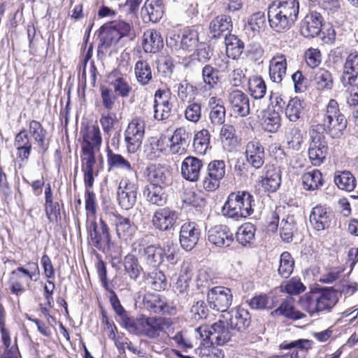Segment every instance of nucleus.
Wrapping results in <instances>:
<instances>
[{
    "instance_id": "f257e3e1",
    "label": "nucleus",
    "mask_w": 358,
    "mask_h": 358,
    "mask_svg": "<svg viewBox=\"0 0 358 358\" xmlns=\"http://www.w3.org/2000/svg\"><path fill=\"white\" fill-rule=\"evenodd\" d=\"M276 1V4L268 7L267 18L274 31L283 33L289 30L296 21L299 4L297 0Z\"/></svg>"
},
{
    "instance_id": "f03ea898",
    "label": "nucleus",
    "mask_w": 358,
    "mask_h": 358,
    "mask_svg": "<svg viewBox=\"0 0 358 358\" xmlns=\"http://www.w3.org/2000/svg\"><path fill=\"white\" fill-rule=\"evenodd\" d=\"M170 319L162 317H148L141 315L132 317L125 329L138 336L159 341L166 334V329L171 326Z\"/></svg>"
},
{
    "instance_id": "7ed1b4c3",
    "label": "nucleus",
    "mask_w": 358,
    "mask_h": 358,
    "mask_svg": "<svg viewBox=\"0 0 358 358\" xmlns=\"http://www.w3.org/2000/svg\"><path fill=\"white\" fill-rule=\"evenodd\" d=\"M337 302V292L325 289L307 294L303 303L307 311L314 315L322 312H329Z\"/></svg>"
},
{
    "instance_id": "20e7f679",
    "label": "nucleus",
    "mask_w": 358,
    "mask_h": 358,
    "mask_svg": "<svg viewBox=\"0 0 358 358\" xmlns=\"http://www.w3.org/2000/svg\"><path fill=\"white\" fill-rule=\"evenodd\" d=\"M95 220H87L89 241L97 250L106 252L111 242L110 229L102 218L99 219V222Z\"/></svg>"
},
{
    "instance_id": "39448f33",
    "label": "nucleus",
    "mask_w": 358,
    "mask_h": 358,
    "mask_svg": "<svg viewBox=\"0 0 358 358\" xmlns=\"http://www.w3.org/2000/svg\"><path fill=\"white\" fill-rule=\"evenodd\" d=\"M327 127V133L332 138H338L343 134V131L347 127V120L338 108V104L335 99H331L326 108L322 120Z\"/></svg>"
},
{
    "instance_id": "423d86ee",
    "label": "nucleus",
    "mask_w": 358,
    "mask_h": 358,
    "mask_svg": "<svg viewBox=\"0 0 358 358\" xmlns=\"http://www.w3.org/2000/svg\"><path fill=\"white\" fill-rule=\"evenodd\" d=\"M40 271L38 263L28 262L25 266H19L13 270L10 278V289L13 294L18 295L24 291L23 286L19 280L22 279L29 287L31 281H36L39 277Z\"/></svg>"
},
{
    "instance_id": "0eeeda50",
    "label": "nucleus",
    "mask_w": 358,
    "mask_h": 358,
    "mask_svg": "<svg viewBox=\"0 0 358 358\" xmlns=\"http://www.w3.org/2000/svg\"><path fill=\"white\" fill-rule=\"evenodd\" d=\"M136 178L124 176L120 181L117 191V199L119 206L124 210L131 209L137 200L138 189Z\"/></svg>"
},
{
    "instance_id": "6e6552de",
    "label": "nucleus",
    "mask_w": 358,
    "mask_h": 358,
    "mask_svg": "<svg viewBox=\"0 0 358 358\" xmlns=\"http://www.w3.org/2000/svg\"><path fill=\"white\" fill-rule=\"evenodd\" d=\"M145 121L136 117L129 123L124 131V142L129 153H135L141 147L145 135Z\"/></svg>"
},
{
    "instance_id": "1a4fd4ad",
    "label": "nucleus",
    "mask_w": 358,
    "mask_h": 358,
    "mask_svg": "<svg viewBox=\"0 0 358 358\" xmlns=\"http://www.w3.org/2000/svg\"><path fill=\"white\" fill-rule=\"evenodd\" d=\"M232 299L231 289L222 286L214 287L207 293V301L210 307L222 313L228 312L227 310L231 304Z\"/></svg>"
},
{
    "instance_id": "9d476101",
    "label": "nucleus",
    "mask_w": 358,
    "mask_h": 358,
    "mask_svg": "<svg viewBox=\"0 0 358 358\" xmlns=\"http://www.w3.org/2000/svg\"><path fill=\"white\" fill-rule=\"evenodd\" d=\"M227 101L230 110L237 116L245 117L252 112L249 97L240 90H229Z\"/></svg>"
},
{
    "instance_id": "9b49d317",
    "label": "nucleus",
    "mask_w": 358,
    "mask_h": 358,
    "mask_svg": "<svg viewBox=\"0 0 358 358\" xmlns=\"http://www.w3.org/2000/svg\"><path fill=\"white\" fill-rule=\"evenodd\" d=\"M225 162L223 160H214L208 164L207 174L202 182L206 190L211 192L219 187L220 180L225 176Z\"/></svg>"
},
{
    "instance_id": "f8f14e48",
    "label": "nucleus",
    "mask_w": 358,
    "mask_h": 358,
    "mask_svg": "<svg viewBox=\"0 0 358 358\" xmlns=\"http://www.w3.org/2000/svg\"><path fill=\"white\" fill-rule=\"evenodd\" d=\"M83 143V154H94L99 152L102 143L99 127L97 124L86 126L81 130Z\"/></svg>"
},
{
    "instance_id": "ddd939ff",
    "label": "nucleus",
    "mask_w": 358,
    "mask_h": 358,
    "mask_svg": "<svg viewBox=\"0 0 358 358\" xmlns=\"http://www.w3.org/2000/svg\"><path fill=\"white\" fill-rule=\"evenodd\" d=\"M221 317L225 320L231 329L237 331H243L248 328L250 324V315L248 310L238 307L231 310L230 312L224 313L221 315Z\"/></svg>"
},
{
    "instance_id": "4468645a",
    "label": "nucleus",
    "mask_w": 358,
    "mask_h": 358,
    "mask_svg": "<svg viewBox=\"0 0 358 358\" xmlns=\"http://www.w3.org/2000/svg\"><path fill=\"white\" fill-rule=\"evenodd\" d=\"M178 219V213L170 208H158L153 213L151 222L153 227L162 231L173 229Z\"/></svg>"
},
{
    "instance_id": "2eb2a0df",
    "label": "nucleus",
    "mask_w": 358,
    "mask_h": 358,
    "mask_svg": "<svg viewBox=\"0 0 358 358\" xmlns=\"http://www.w3.org/2000/svg\"><path fill=\"white\" fill-rule=\"evenodd\" d=\"M169 90L159 89L155 92L153 104L154 118L155 120H164L170 117L173 108Z\"/></svg>"
},
{
    "instance_id": "dca6fc26",
    "label": "nucleus",
    "mask_w": 358,
    "mask_h": 358,
    "mask_svg": "<svg viewBox=\"0 0 358 358\" xmlns=\"http://www.w3.org/2000/svg\"><path fill=\"white\" fill-rule=\"evenodd\" d=\"M201 236V229L194 222H187L182 224L180 230L179 241L181 247L192 250L197 244Z\"/></svg>"
},
{
    "instance_id": "f3484780",
    "label": "nucleus",
    "mask_w": 358,
    "mask_h": 358,
    "mask_svg": "<svg viewBox=\"0 0 358 358\" xmlns=\"http://www.w3.org/2000/svg\"><path fill=\"white\" fill-rule=\"evenodd\" d=\"M107 81L115 94L122 98L128 97L132 91L128 76L122 73L119 69L110 72L108 75Z\"/></svg>"
},
{
    "instance_id": "a211bd4d",
    "label": "nucleus",
    "mask_w": 358,
    "mask_h": 358,
    "mask_svg": "<svg viewBox=\"0 0 358 358\" xmlns=\"http://www.w3.org/2000/svg\"><path fill=\"white\" fill-rule=\"evenodd\" d=\"M102 32V40L103 43L110 45L113 43H117L122 37L127 36L131 29L130 23L123 21H113L110 22L108 31H106L107 28L103 27Z\"/></svg>"
},
{
    "instance_id": "6ab92c4d",
    "label": "nucleus",
    "mask_w": 358,
    "mask_h": 358,
    "mask_svg": "<svg viewBox=\"0 0 358 358\" xmlns=\"http://www.w3.org/2000/svg\"><path fill=\"white\" fill-rule=\"evenodd\" d=\"M322 16L317 12L307 15L301 22L300 32L305 38H314L322 31Z\"/></svg>"
},
{
    "instance_id": "aec40b11",
    "label": "nucleus",
    "mask_w": 358,
    "mask_h": 358,
    "mask_svg": "<svg viewBox=\"0 0 358 358\" xmlns=\"http://www.w3.org/2000/svg\"><path fill=\"white\" fill-rule=\"evenodd\" d=\"M245 156L247 162L252 167L259 169L264 164V148L258 141H250L245 145Z\"/></svg>"
},
{
    "instance_id": "412c9836",
    "label": "nucleus",
    "mask_w": 358,
    "mask_h": 358,
    "mask_svg": "<svg viewBox=\"0 0 358 358\" xmlns=\"http://www.w3.org/2000/svg\"><path fill=\"white\" fill-rule=\"evenodd\" d=\"M132 250L137 252L144 262L149 266L155 268L159 266L163 260L162 250L155 245L148 246H138L134 244Z\"/></svg>"
},
{
    "instance_id": "4be33fe9",
    "label": "nucleus",
    "mask_w": 358,
    "mask_h": 358,
    "mask_svg": "<svg viewBox=\"0 0 358 358\" xmlns=\"http://www.w3.org/2000/svg\"><path fill=\"white\" fill-rule=\"evenodd\" d=\"M208 241L217 247H228L234 241L233 234L226 225L220 224L211 227L208 231Z\"/></svg>"
},
{
    "instance_id": "5701e85b",
    "label": "nucleus",
    "mask_w": 358,
    "mask_h": 358,
    "mask_svg": "<svg viewBox=\"0 0 358 358\" xmlns=\"http://www.w3.org/2000/svg\"><path fill=\"white\" fill-rule=\"evenodd\" d=\"M107 162L110 169H118L127 173L125 176L129 178H137V172L134 164L120 154L115 153L109 147L107 148Z\"/></svg>"
},
{
    "instance_id": "b1692460",
    "label": "nucleus",
    "mask_w": 358,
    "mask_h": 358,
    "mask_svg": "<svg viewBox=\"0 0 358 358\" xmlns=\"http://www.w3.org/2000/svg\"><path fill=\"white\" fill-rule=\"evenodd\" d=\"M113 222L117 237L125 241L131 240L137 229L134 222L129 217H124L119 213H113Z\"/></svg>"
},
{
    "instance_id": "393cba45",
    "label": "nucleus",
    "mask_w": 358,
    "mask_h": 358,
    "mask_svg": "<svg viewBox=\"0 0 358 358\" xmlns=\"http://www.w3.org/2000/svg\"><path fill=\"white\" fill-rule=\"evenodd\" d=\"M203 166V161L196 157L189 156L185 158L180 166L183 178L190 182H196Z\"/></svg>"
},
{
    "instance_id": "a878e982",
    "label": "nucleus",
    "mask_w": 358,
    "mask_h": 358,
    "mask_svg": "<svg viewBox=\"0 0 358 358\" xmlns=\"http://www.w3.org/2000/svg\"><path fill=\"white\" fill-rule=\"evenodd\" d=\"M14 146L16 149L17 157L20 161H27L32 149V143L27 130L22 129L15 135Z\"/></svg>"
},
{
    "instance_id": "bb28decb",
    "label": "nucleus",
    "mask_w": 358,
    "mask_h": 358,
    "mask_svg": "<svg viewBox=\"0 0 358 358\" xmlns=\"http://www.w3.org/2000/svg\"><path fill=\"white\" fill-rule=\"evenodd\" d=\"M358 77V53L350 54L344 64L341 82L345 87L352 85Z\"/></svg>"
},
{
    "instance_id": "cd10ccee",
    "label": "nucleus",
    "mask_w": 358,
    "mask_h": 358,
    "mask_svg": "<svg viewBox=\"0 0 358 358\" xmlns=\"http://www.w3.org/2000/svg\"><path fill=\"white\" fill-rule=\"evenodd\" d=\"M313 341L308 339H298L280 345L282 350H292L289 353L290 358H307L308 350L312 348Z\"/></svg>"
},
{
    "instance_id": "c85d7f7f",
    "label": "nucleus",
    "mask_w": 358,
    "mask_h": 358,
    "mask_svg": "<svg viewBox=\"0 0 358 358\" xmlns=\"http://www.w3.org/2000/svg\"><path fill=\"white\" fill-rule=\"evenodd\" d=\"M287 59L284 55H276L269 62V76L275 83H280L286 76Z\"/></svg>"
},
{
    "instance_id": "c756f323",
    "label": "nucleus",
    "mask_w": 358,
    "mask_h": 358,
    "mask_svg": "<svg viewBox=\"0 0 358 358\" xmlns=\"http://www.w3.org/2000/svg\"><path fill=\"white\" fill-rule=\"evenodd\" d=\"M145 308L157 314H171L172 308L159 294H146L143 299Z\"/></svg>"
},
{
    "instance_id": "7c9ffc66",
    "label": "nucleus",
    "mask_w": 358,
    "mask_h": 358,
    "mask_svg": "<svg viewBox=\"0 0 358 358\" xmlns=\"http://www.w3.org/2000/svg\"><path fill=\"white\" fill-rule=\"evenodd\" d=\"M143 48L145 52L156 53L164 46L163 38L156 29H148L143 34Z\"/></svg>"
},
{
    "instance_id": "2f4dec72",
    "label": "nucleus",
    "mask_w": 358,
    "mask_h": 358,
    "mask_svg": "<svg viewBox=\"0 0 358 358\" xmlns=\"http://www.w3.org/2000/svg\"><path fill=\"white\" fill-rule=\"evenodd\" d=\"M232 28L230 16L220 15L213 19L209 24V31L213 38H220L225 32H229Z\"/></svg>"
},
{
    "instance_id": "473e14b6",
    "label": "nucleus",
    "mask_w": 358,
    "mask_h": 358,
    "mask_svg": "<svg viewBox=\"0 0 358 358\" xmlns=\"http://www.w3.org/2000/svg\"><path fill=\"white\" fill-rule=\"evenodd\" d=\"M166 186H146L143 194L146 200L151 204L157 206H164L168 200V195L165 190Z\"/></svg>"
},
{
    "instance_id": "72a5a7b5",
    "label": "nucleus",
    "mask_w": 358,
    "mask_h": 358,
    "mask_svg": "<svg viewBox=\"0 0 358 358\" xmlns=\"http://www.w3.org/2000/svg\"><path fill=\"white\" fill-rule=\"evenodd\" d=\"M123 266L125 274L131 280L137 281L143 273V268L134 254L129 253L124 257Z\"/></svg>"
},
{
    "instance_id": "f704fd0d",
    "label": "nucleus",
    "mask_w": 358,
    "mask_h": 358,
    "mask_svg": "<svg viewBox=\"0 0 358 358\" xmlns=\"http://www.w3.org/2000/svg\"><path fill=\"white\" fill-rule=\"evenodd\" d=\"M310 222L317 231H322L327 228L330 220L326 208L320 205L314 207L310 215Z\"/></svg>"
},
{
    "instance_id": "c9c22d12",
    "label": "nucleus",
    "mask_w": 358,
    "mask_h": 358,
    "mask_svg": "<svg viewBox=\"0 0 358 358\" xmlns=\"http://www.w3.org/2000/svg\"><path fill=\"white\" fill-rule=\"evenodd\" d=\"M145 20L158 22L163 15V6L159 0H146L141 10Z\"/></svg>"
},
{
    "instance_id": "e433bc0d",
    "label": "nucleus",
    "mask_w": 358,
    "mask_h": 358,
    "mask_svg": "<svg viewBox=\"0 0 358 358\" xmlns=\"http://www.w3.org/2000/svg\"><path fill=\"white\" fill-rule=\"evenodd\" d=\"M225 320L221 317L219 320L211 325L212 344L222 345L229 341L231 337V330L225 327Z\"/></svg>"
},
{
    "instance_id": "4c0bfd02",
    "label": "nucleus",
    "mask_w": 358,
    "mask_h": 358,
    "mask_svg": "<svg viewBox=\"0 0 358 358\" xmlns=\"http://www.w3.org/2000/svg\"><path fill=\"white\" fill-rule=\"evenodd\" d=\"M28 134L34 138L43 152L48 150V144L46 143L48 132L38 121L31 120L29 122Z\"/></svg>"
},
{
    "instance_id": "58836bf2",
    "label": "nucleus",
    "mask_w": 358,
    "mask_h": 358,
    "mask_svg": "<svg viewBox=\"0 0 358 358\" xmlns=\"http://www.w3.org/2000/svg\"><path fill=\"white\" fill-rule=\"evenodd\" d=\"M265 177L262 180L263 187L271 192H275L281 183V173L278 168L273 165L266 166Z\"/></svg>"
},
{
    "instance_id": "ea45409f",
    "label": "nucleus",
    "mask_w": 358,
    "mask_h": 358,
    "mask_svg": "<svg viewBox=\"0 0 358 358\" xmlns=\"http://www.w3.org/2000/svg\"><path fill=\"white\" fill-rule=\"evenodd\" d=\"M82 162V171L84 173L85 186L87 188H91L94 181L95 155L83 154Z\"/></svg>"
},
{
    "instance_id": "a19ab883",
    "label": "nucleus",
    "mask_w": 358,
    "mask_h": 358,
    "mask_svg": "<svg viewBox=\"0 0 358 358\" xmlns=\"http://www.w3.org/2000/svg\"><path fill=\"white\" fill-rule=\"evenodd\" d=\"M224 42L227 57L238 59L243 52L245 48L244 43L233 34H226Z\"/></svg>"
},
{
    "instance_id": "79ce46f5",
    "label": "nucleus",
    "mask_w": 358,
    "mask_h": 358,
    "mask_svg": "<svg viewBox=\"0 0 358 358\" xmlns=\"http://www.w3.org/2000/svg\"><path fill=\"white\" fill-rule=\"evenodd\" d=\"M235 198H237V196H235L234 193H231L229 195L227 201L222 208V215L234 220H239L241 218L247 217L241 210V208L237 206L238 203Z\"/></svg>"
},
{
    "instance_id": "37998d69",
    "label": "nucleus",
    "mask_w": 358,
    "mask_h": 358,
    "mask_svg": "<svg viewBox=\"0 0 358 358\" xmlns=\"http://www.w3.org/2000/svg\"><path fill=\"white\" fill-rule=\"evenodd\" d=\"M328 146L327 142L310 143L308 157L312 164L320 166L325 159Z\"/></svg>"
},
{
    "instance_id": "c03bdc74",
    "label": "nucleus",
    "mask_w": 358,
    "mask_h": 358,
    "mask_svg": "<svg viewBox=\"0 0 358 358\" xmlns=\"http://www.w3.org/2000/svg\"><path fill=\"white\" fill-rule=\"evenodd\" d=\"M304 102L294 97L289 101L285 108V115L289 121L295 122L304 114Z\"/></svg>"
},
{
    "instance_id": "a18cd8bd",
    "label": "nucleus",
    "mask_w": 358,
    "mask_h": 358,
    "mask_svg": "<svg viewBox=\"0 0 358 358\" xmlns=\"http://www.w3.org/2000/svg\"><path fill=\"white\" fill-rule=\"evenodd\" d=\"M301 179L303 187L306 190H315L323 185L322 173L317 169L305 173Z\"/></svg>"
},
{
    "instance_id": "49530a36",
    "label": "nucleus",
    "mask_w": 358,
    "mask_h": 358,
    "mask_svg": "<svg viewBox=\"0 0 358 358\" xmlns=\"http://www.w3.org/2000/svg\"><path fill=\"white\" fill-rule=\"evenodd\" d=\"M134 71L136 80L141 85H147L152 79L150 66L145 61H138L135 64Z\"/></svg>"
},
{
    "instance_id": "de8ad7c7",
    "label": "nucleus",
    "mask_w": 358,
    "mask_h": 358,
    "mask_svg": "<svg viewBox=\"0 0 358 358\" xmlns=\"http://www.w3.org/2000/svg\"><path fill=\"white\" fill-rule=\"evenodd\" d=\"M218 73L219 70L210 64H206L203 67L201 76L206 89L212 90L217 87L220 79Z\"/></svg>"
},
{
    "instance_id": "09e8293b",
    "label": "nucleus",
    "mask_w": 358,
    "mask_h": 358,
    "mask_svg": "<svg viewBox=\"0 0 358 358\" xmlns=\"http://www.w3.org/2000/svg\"><path fill=\"white\" fill-rule=\"evenodd\" d=\"M314 80L316 87L319 90H330L334 86L331 73L324 69H319L316 71Z\"/></svg>"
},
{
    "instance_id": "8fccbe9b",
    "label": "nucleus",
    "mask_w": 358,
    "mask_h": 358,
    "mask_svg": "<svg viewBox=\"0 0 358 358\" xmlns=\"http://www.w3.org/2000/svg\"><path fill=\"white\" fill-rule=\"evenodd\" d=\"M280 235L284 241L287 243L292 241L294 232L296 231V223L293 215L283 217L279 227Z\"/></svg>"
},
{
    "instance_id": "3c124183",
    "label": "nucleus",
    "mask_w": 358,
    "mask_h": 358,
    "mask_svg": "<svg viewBox=\"0 0 358 358\" xmlns=\"http://www.w3.org/2000/svg\"><path fill=\"white\" fill-rule=\"evenodd\" d=\"M147 171L148 179L150 181V185L148 186L167 185V177L163 169L151 165L148 167Z\"/></svg>"
},
{
    "instance_id": "603ef678",
    "label": "nucleus",
    "mask_w": 358,
    "mask_h": 358,
    "mask_svg": "<svg viewBox=\"0 0 358 358\" xmlns=\"http://www.w3.org/2000/svg\"><path fill=\"white\" fill-rule=\"evenodd\" d=\"M334 182L341 189L347 192L354 190L356 187V180L349 171L341 172L334 176Z\"/></svg>"
},
{
    "instance_id": "864d4df0",
    "label": "nucleus",
    "mask_w": 358,
    "mask_h": 358,
    "mask_svg": "<svg viewBox=\"0 0 358 358\" xmlns=\"http://www.w3.org/2000/svg\"><path fill=\"white\" fill-rule=\"evenodd\" d=\"M210 135L207 129H202L198 131L194 138L193 146L196 153L200 155L206 154L210 145Z\"/></svg>"
},
{
    "instance_id": "5fc2aeb1",
    "label": "nucleus",
    "mask_w": 358,
    "mask_h": 358,
    "mask_svg": "<svg viewBox=\"0 0 358 358\" xmlns=\"http://www.w3.org/2000/svg\"><path fill=\"white\" fill-rule=\"evenodd\" d=\"M248 90L255 99H262L266 92L264 80L259 76H252L248 80Z\"/></svg>"
},
{
    "instance_id": "6e6d98bb",
    "label": "nucleus",
    "mask_w": 358,
    "mask_h": 358,
    "mask_svg": "<svg viewBox=\"0 0 358 358\" xmlns=\"http://www.w3.org/2000/svg\"><path fill=\"white\" fill-rule=\"evenodd\" d=\"M255 227L250 222H247L238 227L236 233L237 241L243 245L251 243L255 238Z\"/></svg>"
},
{
    "instance_id": "4d7b16f0",
    "label": "nucleus",
    "mask_w": 358,
    "mask_h": 358,
    "mask_svg": "<svg viewBox=\"0 0 358 358\" xmlns=\"http://www.w3.org/2000/svg\"><path fill=\"white\" fill-rule=\"evenodd\" d=\"M285 138L289 148L297 150L303 142V133L299 127L291 125L287 128Z\"/></svg>"
},
{
    "instance_id": "13d9d810",
    "label": "nucleus",
    "mask_w": 358,
    "mask_h": 358,
    "mask_svg": "<svg viewBox=\"0 0 358 358\" xmlns=\"http://www.w3.org/2000/svg\"><path fill=\"white\" fill-rule=\"evenodd\" d=\"M262 127L264 130L274 133L278 131L280 126V116L278 112L275 110L267 111L264 115Z\"/></svg>"
},
{
    "instance_id": "bf43d9fd",
    "label": "nucleus",
    "mask_w": 358,
    "mask_h": 358,
    "mask_svg": "<svg viewBox=\"0 0 358 358\" xmlns=\"http://www.w3.org/2000/svg\"><path fill=\"white\" fill-rule=\"evenodd\" d=\"M272 313H275L276 315L284 316L290 320H299L304 317V314L296 310L291 302L284 301L280 306L275 310Z\"/></svg>"
},
{
    "instance_id": "052dcab7",
    "label": "nucleus",
    "mask_w": 358,
    "mask_h": 358,
    "mask_svg": "<svg viewBox=\"0 0 358 358\" xmlns=\"http://www.w3.org/2000/svg\"><path fill=\"white\" fill-rule=\"evenodd\" d=\"M294 261L291 254L283 252L280 257V265L278 268L279 275L284 278H287L293 272Z\"/></svg>"
},
{
    "instance_id": "680f3d73",
    "label": "nucleus",
    "mask_w": 358,
    "mask_h": 358,
    "mask_svg": "<svg viewBox=\"0 0 358 358\" xmlns=\"http://www.w3.org/2000/svg\"><path fill=\"white\" fill-rule=\"evenodd\" d=\"M238 201V208H241V210L247 216H250L253 213L252 208V203L254 201L253 196L248 192L242 191L238 192H234Z\"/></svg>"
},
{
    "instance_id": "e2e57ef3",
    "label": "nucleus",
    "mask_w": 358,
    "mask_h": 358,
    "mask_svg": "<svg viewBox=\"0 0 358 358\" xmlns=\"http://www.w3.org/2000/svg\"><path fill=\"white\" fill-rule=\"evenodd\" d=\"M199 41L198 32L194 29H185L180 41L181 48L187 51H192L196 47Z\"/></svg>"
},
{
    "instance_id": "0e129e2a",
    "label": "nucleus",
    "mask_w": 358,
    "mask_h": 358,
    "mask_svg": "<svg viewBox=\"0 0 358 358\" xmlns=\"http://www.w3.org/2000/svg\"><path fill=\"white\" fill-rule=\"evenodd\" d=\"M109 300L114 311L117 315L120 317L122 323L124 328H126L132 319V317L129 316L127 312L121 305V303L115 292H111V295L109 296Z\"/></svg>"
},
{
    "instance_id": "69168bd1",
    "label": "nucleus",
    "mask_w": 358,
    "mask_h": 358,
    "mask_svg": "<svg viewBox=\"0 0 358 358\" xmlns=\"http://www.w3.org/2000/svg\"><path fill=\"white\" fill-rule=\"evenodd\" d=\"M195 88L187 83L183 81L178 85V97L181 102L189 103L194 99Z\"/></svg>"
},
{
    "instance_id": "338daca9",
    "label": "nucleus",
    "mask_w": 358,
    "mask_h": 358,
    "mask_svg": "<svg viewBox=\"0 0 358 358\" xmlns=\"http://www.w3.org/2000/svg\"><path fill=\"white\" fill-rule=\"evenodd\" d=\"M184 115L187 121L196 123L201 117V106L197 102H189L184 110Z\"/></svg>"
},
{
    "instance_id": "774afa93",
    "label": "nucleus",
    "mask_w": 358,
    "mask_h": 358,
    "mask_svg": "<svg viewBox=\"0 0 358 358\" xmlns=\"http://www.w3.org/2000/svg\"><path fill=\"white\" fill-rule=\"evenodd\" d=\"M192 138V134L185 127H181L177 128L172 136L170 141L182 145V147H188Z\"/></svg>"
}]
</instances>
